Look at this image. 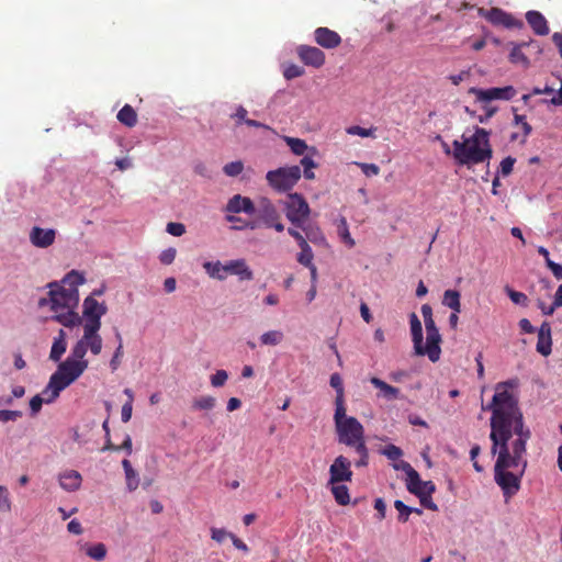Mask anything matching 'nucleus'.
<instances>
[{"mask_svg":"<svg viewBox=\"0 0 562 562\" xmlns=\"http://www.w3.org/2000/svg\"><path fill=\"white\" fill-rule=\"evenodd\" d=\"M512 382L496 384L492 402L482 406L490 411L492 441L491 452L497 454L494 465V480L501 487L505 501L508 502L518 493L521 479L527 468L524 458L531 431L525 425L519 401L514 393Z\"/></svg>","mask_w":562,"mask_h":562,"instance_id":"1","label":"nucleus"},{"mask_svg":"<svg viewBox=\"0 0 562 562\" xmlns=\"http://www.w3.org/2000/svg\"><path fill=\"white\" fill-rule=\"evenodd\" d=\"M86 281L82 273L77 270L68 272L60 281L50 282L48 297L38 301L40 306L50 305L55 313L54 318L65 327H72L81 323V317L75 312L79 303L78 286Z\"/></svg>","mask_w":562,"mask_h":562,"instance_id":"2","label":"nucleus"},{"mask_svg":"<svg viewBox=\"0 0 562 562\" xmlns=\"http://www.w3.org/2000/svg\"><path fill=\"white\" fill-rule=\"evenodd\" d=\"M452 146L453 157L459 165H477L492 157L490 133L481 127H476L474 134L462 142L453 140Z\"/></svg>","mask_w":562,"mask_h":562,"instance_id":"3","label":"nucleus"},{"mask_svg":"<svg viewBox=\"0 0 562 562\" xmlns=\"http://www.w3.org/2000/svg\"><path fill=\"white\" fill-rule=\"evenodd\" d=\"M87 368L88 361L66 359L60 362L56 372L50 375L48 384L43 390V395L50 393L46 398V403H53L60 392L75 382Z\"/></svg>","mask_w":562,"mask_h":562,"instance_id":"4","label":"nucleus"},{"mask_svg":"<svg viewBox=\"0 0 562 562\" xmlns=\"http://www.w3.org/2000/svg\"><path fill=\"white\" fill-rule=\"evenodd\" d=\"M254 214L256 215L254 220H250V222H244V225L235 226L233 228H249L254 231L265 226L267 228H274L279 233L284 231V225L281 221V214L270 199L266 196L260 198Z\"/></svg>","mask_w":562,"mask_h":562,"instance_id":"5","label":"nucleus"},{"mask_svg":"<svg viewBox=\"0 0 562 562\" xmlns=\"http://www.w3.org/2000/svg\"><path fill=\"white\" fill-rule=\"evenodd\" d=\"M302 177L300 166L280 167L266 175L268 184L277 192H288L294 188Z\"/></svg>","mask_w":562,"mask_h":562,"instance_id":"6","label":"nucleus"},{"mask_svg":"<svg viewBox=\"0 0 562 562\" xmlns=\"http://www.w3.org/2000/svg\"><path fill=\"white\" fill-rule=\"evenodd\" d=\"M285 216L295 226L303 227L310 216L311 209L304 196L300 193H290L284 203Z\"/></svg>","mask_w":562,"mask_h":562,"instance_id":"7","label":"nucleus"},{"mask_svg":"<svg viewBox=\"0 0 562 562\" xmlns=\"http://www.w3.org/2000/svg\"><path fill=\"white\" fill-rule=\"evenodd\" d=\"M338 441L348 447L356 448L359 443H366L364 429L361 423L349 416L345 422L336 427Z\"/></svg>","mask_w":562,"mask_h":562,"instance_id":"8","label":"nucleus"},{"mask_svg":"<svg viewBox=\"0 0 562 562\" xmlns=\"http://www.w3.org/2000/svg\"><path fill=\"white\" fill-rule=\"evenodd\" d=\"M468 92L469 94H473L476 102L479 103H490L493 100L508 101L512 100L517 93L513 86L493 87L488 89L472 87Z\"/></svg>","mask_w":562,"mask_h":562,"instance_id":"9","label":"nucleus"},{"mask_svg":"<svg viewBox=\"0 0 562 562\" xmlns=\"http://www.w3.org/2000/svg\"><path fill=\"white\" fill-rule=\"evenodd\" d=\"M425 328L427 334L426 344H424L425 356H427L431 362H437L441 355V335L435 321L425 322Z\"/></svg>","mask_w":562,"mask_h":562,"instance_id":"10","label":"nucleus"},{"mask_svg":"<svg viewBox=\"0 0 562 562\" xmlns=\"http://www.w3.org/2000/svg\"><path fill=\"white\" fill-rule=\"evenodd\" d=\"M82 307L83 326L101 327V317L108 312L106 305L92 296H87Z\"/></svg>","mask_w":562,"mask_h":562,"instance_id":"11","label":"nucleus"},{"mask_svg":"<svg viewBox=\"0 0 562 562\" xmlns=\"http://www.w3.org/2000/svg\"><path fill=\"white\" fill-rule=\"evenodd\" d=\"M351 462L344 456H338L329 467L328 483H344L352 480Z\"/></svg>","mask_w":562,"mask_h":562,"instance_id":"12","label":"nucleus"},{"mask_svg":"<svg viewBox=\"0 0 562 562\" xmlns=\"http://www.w3.org/2000/svg\"><path fill=\"white\" fill-rule=\"evenodd\" d=\"M482 16L494 25H503L507 29L521 27L522 22L515 19L512 14L503 11L499 8H492L490 10H481Z\"/></svg>","mask_w":562,"mask_h":562,"instance_id":"13","label":"nucleus"},{"mask_svg":"<svg viewBox=\"0 0 562 562\" xmlns=\"http://www.w3.org/2000/svg\"><path fill=\"white\" fill-rule=\"evenodd\" d=\"M297 56L306 66L321 68L325 64V54L315 46L301 45L297 47Z\"/></svg>","mask_w":562,"mask_h":562,"instance_id":"14","label":"nucleus"},{"mask_svg":"<svg viewBox=\"0 0 562 562\" xmlns=\"http://www.w3.org/2000/svg\"><path fill=\"white\" fill-rule=\"evenodd\" d=\"M224 211L231 214H237L241 212L246 214H254L256 211V205L250 198L235 194L228 200Z\"/></svg>","mask_w":562,"mask_h":562,"instance_id":"15","label":"nucleus"},{"mask_svg":"<svg viewBox=\"0 0 562 562\" xmlns=\"http://www.w3.org/2000/svg\"><path fill=\"white\" fill-rule=\"evenodd\" d=\"M314 40L319 46L327 49L336 48L341 43V37L337 32L323 26L314 31Z\"/></svg>","mask_w":562,"mask_h":562,"instance_id":"16","label":"nucleus"},{"mask_svg":"<svg viewBox=\"0 0 562 562\" xmlns=\"http://www.w3.org/2000/svg\"><path fill=\"white\" fill-rule=\"evenodd\" d=\"M56 238V232L53 228H41L34 226L30 233V240L32 245L37 248H47L52 246Z\"/></svg>","mask_w":562,"mask_h":562,"instance_id":"17","label":"nucleus"},{"mask_svg":"<svg viewBox=\"0 0 562 562\" xmlns=\"http://www.w3.org/2000/svg\"><path fill=\"white\" fill-rule=\"evenodd\" d=\"M101 327L83 326V335L81 337L85 346L94 356H98L102 350V338L99 335Z\"/></svg>","mask_w":562,"mask_h":562,"instance_id":"18","label":"nucleus"},{"mask_svg":"<svg viewBox=\"0 0 562 562\" xmlns=\"http://www.w3.org/2000/svg\"><path fill=\"white\" fill-rule=\"evenodd\" d=\"M226 276H237L240 281H250L254 279V272L245 259H235L225 263Z\"/></svg>","mask_w":562,"mask_h":562,"instance_id":"19","label":"nucleus"},{"mask_svg":"<svg viewBox=\"0 0 562 562\" xmlns=\"http://www.w3.org/2000/svg\"><path fill=\"white\" fill-rule=\"evenodd\" d=\"M409 325L414 351L417 356H425L423 342V327L418 316L415 313L409 314Z\"/></svg>","mask_w":562,"mask_h":562,"instance_id":"20","label":"nucleus"},{"mask_svg":"<svg viewBox=\"0 0 562 562\" xmlns=\"http://www.w3.org/2000/svg\"><path fill=\"white\" fill-rule=\"evenodd\" d=\"M551 325L543 322L538 330L537 351L547 357L552 351Z\"/></svg>","mask_w":562,"mask_h":562,"instance_id":"21","label":"nucleus"},{"mask_svg":"<svg viewBox=\"0 0 562 562\" xmlns=\"http://www.w3.org/2000/svg\"><path fill=\"white\" fill-rule=\"evenodd\" d=\"M526 20L537 35L544 36L549 34L550 29L548 22L539 11H528L526 13Z\"/></svg>","mask_w":562,"mask_h":562,"instance_id":"22","label":"nucleus"},{"mask_svg":"<svg viewBox=\"0 0 562 562\" xmlns=\"http://www.w3.org/2000/svg\"><path fill=\"white\" fill-rule=\"evenodd\" d=\"M82 476L76 470L65 471L59 475V484L61 488L68 492H75L81 486Z\"/></svg>","mask_w":562,"mask_h":562,"instance_id":"23","label":"nucleus"},{"mask_svg":"<svg viewBox=\"0 0 562 562\" xmlns=\"http://www.w3.org/2000/svg\"><path fill=\"white\" fill-rule=\"evenodd\" d=\"M66 333L63 329H60L58 336L54 338L49 353V359L55 362L59 361L61 356L66 352Z\"/></svg>","mask_w":562,"mask_h":562,"instance_id":"24","label":"nucleus"},{"mask_svg":"<svg viewBox=\"0 0 562 562\" xmlns=\"http://www.w3.org/2000/svg\"><path fill=\"white\" fill-rule=\"evenodd\" d=\"M120 123L127 127H134L137 124V113L132 105L125 104L116 115Z\"/></svg>","mask_w":562,"mask_h":562,"instance_id":"25","label":"nucleus"},{"mask_svg":"<svg viewBox=\"0 0 562 562\" xmlns=\"http://www.w3.org/2000/svg\"><path fill=\"white\" fill-rule=\"evenodd\" d=\"M331 488V494L338 505L346 506L350 503L349 490L341 483H328Z\"/></svg>","mask_w":562,"mask_h":562,"instance_id":"26","label":"nucleus"},{"mask_svg":"<svg viewBox=\"0 0 562 562\" xmlns=\"http://www.w3.org/2000/svg\"><path fill=\"white\" fill-rule=\"evenodd\" d=\"M203 268L205 269L206 273L216 280L223 281L226 279V269L225 265H222L221 261H206L203 263Z\"/></svg>","mask_w":562,"mask_h":562,"instance_id":"27","label":"nucleus"},{"mask_svg":"<svg viewBox=\"0 0 562 562\" xmlns=\"http://www.w3.org/2000/svg\"><path fill=\"white\" fill-rule=\"evenodd\" d=\"M370 382L382 392L384 397L389 400H395L400 395V390L397 387L387 384L379 378L373 376Z\"/></svg>","mask_w":562,"mask_h":562,"instance_id":"28","label":"nucleus"},{"mask_svg":"<svg viewBox=\"0 0 562 562\" xmlns=\"http://www.w3.org/2000/svg\"><path fill=\"white\" fill-rule=\"evenodd\" d=\"M122 467L125 472L127 490L130 492H133L138 487V484H139L138 475L127 459H124L122 461Z\"/></svg>","mask_w":562,"mask_h":562,"instance_id":"29","label":"nucleus"},{"mask_svg":"<svg viewBox=\"0 0 562 562\" xmlns=\"http://www.w3.org/2000/svg\"><path fill=\"white\" fill-rule=\"evenodd\" d=\"M442 304L454 311L461 312L460 293L457 290H446L443 293Z\"/></svg>","mask_w":562,"mask_h":562,"instance_id":"30","label":"nucleus"},{"mask_svg":"<svg viewBox=\"0 0 562 562\" xmlns=\"http://www.w3.org/2000/svg\"><path fill=\"white\" fill-rule=\"evenodd\" d=\"M337 222L338 236L340 237L342 243H345L349 248H352L356 245V241L349 233L347 220L344 216H341Z\"/></svg>","mask_w":562,"mask_h":562,"instance_id":"31","label":"nucleus"},{"mask_svg":"<svg viewBox=\"0 0 562 562\" xmlns=\"http://www.w3.org/2000/svg\"><path fill=\"white\" fill-rule=\"evenodd\" d=\"M526 45H527L526 43L514 45V47L512 48L510 54H509V60L513 64H518L524 67H527L529 65V59L522 53V47Z\"/></svg>","mask_w":562,"mask_h":562,"instance_id":"32","label":"nucleus"},{"mask_svg":"<svg viewBox=\"0 0 562 562\" xmlns=\"http://www.w3.org/2000/svg\"><path fill=\"white\" fill-rule=\"evenodd\" d=\"M215 405L216 398L211 395L196 397L192 402V408L195 411H211Z\"/></svg>","mask_w":562,"mask_h":562,"instance_id":"33","label":"nucleus"},{"mask_svg":"<svg viewBox=\"0 0 562 562\" xmlns=\"http://www.w3.org/2000/svg\"><path fill=\"white\" fill-rule=\"evenodd\" d=\"M284 142L290 147L291 151L297 156L303 155L307 149V144L304 139L285 136Z\"/></svg>","mask_w":562,"mask_h":562,"instance_id":"34","label":"nucleus"},{"mask_svg":"<svg viewBox=\"0 0 562 562\" xmlns=\"http://www.w3.org/2000/svg\"><path fill=\"white\" fill-rule=\"evenodd\" d=\"M422 479L419 473L414 469L406 475V488L412 494H419Z\"/></svg>","mask_w":562,"mask_h":562,"instance_id":"35","label":"nucleus"},{"mask_svg":"<svg viewBox=\"0 0 562 562\" xmlns=\"http://www.w3.org/2000/svg\"><path fill=\"white\" fill-rule=\"evenodd\" d=\"M262 345L277 346L283 340V333L280 330H269L260 336Z\"/></svg>","mask_w":562,"mask_h":562,"instance_id":"36","label":"nucleus"},{"mask_svg":"<svg viewBox=\"0 0 562 562\" xmlns=\"http://www.w3.org/2000/svg\"><path fill=\"white\" fill-rule=\"evenodd\" d=\"M376 127L364 128L359 125H352L346 128V133L349 135H357L360 137H375Z\"/></svg>","mask_w":562,"mask_h":562,"instance_id":"37","label":"nucleus"},{"mask_svg":"<svg viewBox=\"0 0 562 562\" xmlns=\"http://www.w3.org/2000/svg\"><path fill=\"white\" fill-rule=\"evenodd\" d=\"M87 554L95 561H102L106 555V547L103 543L93 544L87 549Z\"/></svg>","mask_w":562,"mask_h":562,"instance_id":"38","label":"nucleus"},{"mask_svg":"<svg viewBox=\"0 0 562 562\" xmlns=\"http://www.w3.org/2000/svg\"><path fill=\"white\" fill-rule=\"evenodd\" d=\"M306 235V238L312 243H316L317 240H324V236L318 227H314L311 224H303V227H300Z\"/></svg>","mask_w":562,"mask_h":562,"instance_id":"39","label":"nucleus"},{"mask_svg":"<svg viewBox=\"0 0 562 562\" xmlns=\"http://www.w3.org/2000/svg\"><path fill=\"white\" fill-rule=\"evenodd\" d=\"M300 249L301 251L297 255V261L305 267H311L314 258L312 248L310 247V245H306L300 247Z\"/></svg>","mask_w":562,"mask_h":562,"instance_id":"40","label":"nucleus"},{"mask_svg":"<svg viewBox=\"0 0 562 562\" xmlns=\"http://www.w3.org/2000/svg\"><path fill=\"white\" fill-rule=\"evenodd\" d=\"M87 347L85 346L82 339L80 338L77 344L71 349V355L67 359L87 361L85 356L87 353Z\"/></svg>","mask_w":562,"mask_h":562,"instance_id":"41","label":"nucleus"},{"mask_svg":"<svg viewBox=\"0 0 562 562\" xmlns=\"http://www.w3.org/2000/svg\"><path fill=\"white\" fill-rule=\"evenodd\" d=\"M335 404H336V409H335L334 418H335V424L337 427L338 425L342 424L345 422V418H348V416H346L344 397H336Z\"/></svg>","mask_w":562,"mask_h":562,"instance_id":"42","label":"nucleus"},{"mask_svg":"<svg viewBox=\"0 0 562 562\" xmlns=\"http://www.w3.org/2000/svg\"><path fill=\"white\" fill-rule=\"evenodd\" d=\"M244 170V164L240 160L232 161L223 167V171L228 177H237Z\"/></svg>","mask_w":562,"mask_h":562,"instance_id":"43","label":"nucleus"},{"mask_svg":"<svg viewBox=\"0 0 562 562\" xmlns=\"http://www.w3.org/2000/svg\"><path fill=\"white\" fill-rule=\"evenodd\" d=\"M394 507L398 512V520L402 522H406L408 520L409 515L413 513V507L405 505L400 499H396L394 502Z\"/></svg>","mask_w":562,"mask_h":562,"instance_id":"44","label":"nucleus"},{"mask_svg":"<svg viewBox=\"0 0 562 562\" xmlns=\"http://www.w3.org/2000/svg\"><path fill=\"white\" fill-rule=\"evenodd\" d=\"M11 512L10 495L5 486L0 485V513Z\"/></svg>","mask_w":562,"mask_h":562,"instance_id":"45","label":"nucleus"},{"mask_svg":"<svg viewBox=\"0 0 562 562\" xmlns=\"http://www.w3.org/2000/svg\"><path fill=\"white\" fill-rule=\"evenodd\" d=\"M356 452L359 453L360 459L356 462V467L361 468L368 465L369 461V451L366 443H359L358 447L355 448Z\"/></svg>","mask_w":562,"mask_h":562,"instance_id":"46","label":"nucleus"},{"mask_svg":"<svg viewBox=\"0 0 562 562\" xmlns=\"http://www.w3.org/2000/svg\"><path fill=\"white\" fill-rule=\"evenodd\" d=\"M304 75V69L297 65H289L283 70V76L285 79L291 80Z\"/></svg>","mask_w":562,"mask_h":562,"instance_id":"47","label":"nucleus"},{"mask_svg":"<svg viewBox=\"0 0 562 562\" xmlns=\"http://www.w3.org/2000/svg\"><path fill=\"white\" fill-rule=\"evenodd\" d=\"M23 416L21 411L0 409V422H15Z\"/></svg>","mask_w":562,"mask_h":562,"instance_id":"48","label":"nucleus"},{"mask_svg":"<svg viewBox=\"0 0 562 562\" xmlns=\"http://www.w3.org/2000/svg\"><path fill=\"white\" fill-rule=\"evenodd\" d=\"M50 393L45 395L46 397H42L41 395H35L30 401V409L33 416L37 415L42 408L43 403H46V398Z\"/></svg>","mask_w":562,"mask_h":562,"instance_id":"49","label":"nucleus"},{"mask_svg":"<svg viewBox=\"0 0 562 562\" xmlns=\"http://www.w3.org/2000/svg\"><path fill=\"white\" fill-rule=\"evenodd\" d=\"M228 379V374L225 370H217L213 375H211V384L214 387L223 386Z\"/></svg>","mask_w":562,"mask_h":562,"instance_id":"50","label":"nucleus"},{"mask_svg":"<svg viewBox=\"0 0 562 562\" xmlns=\"http://www.w3.org/2000/svg\"><path fill=\"white\" fill-rule=\"evenodd\" d=\"M383 454L387 459L395 461L402 457L403 451L395 445H389L383 449Z\"/></svg>","mask_w":562,"mask_h":562,"instance_id":"51","label":"nucleus"},{"mask_svg":"<svg viewBox=\"0 0 562 562\" xmlns=\"http://www.w3.org/2000/svg\"><path fill=\"white\" fill-rule=\"evenodd\" d=\"M330 386L336 390V397H344V386L341 376L338 373L330 375Z\"/></svg>","mask_w":562,"mask_h":562,"instance_id":"52","label":"nucleus"},{"mask_svg":"<svg viewBox=\"0 0 562 562\" xmlns=\"http://www.w3.org/2000/svg\"><path fill=\"white\" fill-rule=\"evenodd\" d=\"M481 104H482V110L484 111V114L479 116V121H480V123H485L497 112V108L491 105L490 103H481Z\"/></svg>","mask_w":562,"mask_h":562,"instance_id":"53","label":"nucleus"},{"mask_svg":"<svg viewBox=\"0 0 562 562\" xmlns=\"http://www.w3.org/2000/svg\"><path fill=\"white\" fill-rule=\"evenodd\" d=\"M166 231L172 236L180 237L186 233V227L181 223L170 222L167 224Z\"/></svg>","mask_w":562,"mask_h":562,"instance_id":"54","label":"nucleus"},{"mask_svg":"<svg viewBox=\"0 0 562 562\" xmlns=\"http://www.w3.org/2000/svg\"><path fill=\"white\" fill-rule=\"evenodd\" d=\"M516 159L508 156L501 161V173L506 177L512 173Z\"/></svg>","mask_w":562,"mask_h":562,"instance_id":"55","label":"nucleus"},{"mask_svg":"<svg viewBox=\"0 0 562 562\" xmlns=\"http://www.w3.org/2000/svg\"><path fill=\"white\" fill-rule=\"evenodd\" d=\"M176 255L177 251L175 248H168L160 254L159 260L162 265H171L176 258Z\"/></svg>","mask_w":562,"mask_h":562,"instance_id":"56","label":"nucleus"},{"mask_svg":"<svg viewBox=\"0 0 562 562\" xmlns=\"http://www.w3.org/2000/svg\"><path fill=\"white\" fill-rule=\"evenodd\" d=\"M358 166L361 168L362 172L367 177L378 176L379 172H380V167L378 165H375V164H364V162H361V164H358Z\"/></svg>","mask_w":562,"mask_h":562,"instance_id":"57","label":"nucleus"},{"mask_svg":"<svg viewBox=\"0 0 562 562\" xmlns=\"http://www.w3.org/2000/svg\"><path fill=\"white\" fill-rule=\"evenodd\" d=\"M432 494H424L422 496H417L419 498L420 505L430 510H438L437 504L432 501Z\"/></svg>","mask_w":562,"mask_h":562,"instance_id":"58","label":"nucleus"},{"mask_svg":"<svg viewBox=\"0 0 562 562\" xmlns=\"http://www.w3.org/2000/svg\"><path fill=\"white\" fill-rule=\"evenodd\" d=\"M229 535L232 533L225 529L211 528V538L218 543L223 542L226 538H229Z\"/></svg>","mask_w":562,"mask_h":562,"instance_id":"59","label":"nucleus"},{"mask_svg":"<svg viewBox=\"0 0 562 562\" xmlns=\"http://www.w3.org/2000/svg\"><path fill=\"white\" fill-rule=\"evenodd\" d=\"M123 357V344L117 345V348L110 361V367L115 371L121 364V358Z\"/></svg>","mask_w":562,"mask_h":562,"instance_id":"60","label":"nucleus"},{"mask_svg":"<svg viewBox=\"0 0 562 562\" xmlns=\"http://www.w3.org/2000/svg\"><path fill=\"white\" fill-rule=\"evenodd\" d=\"M470 76V70H461L459 74L450 75L448 79L452 85L459 86L462 81L468 80Z\"/></svg>","mask_w":562,"mask_h":562,"instance_id":"61","label":"nucleus"},{"mask_svg":"<svg viewBox=\"0 0 562 562\" xmlns=\"http://www.w3.org/2000/svg\"><path fill=\"white\" fill-rule=\"evenodd\" d=\"M436 491V485L432 481H422V485L419 486V494H415L416 496H422L424 494H434Z\"/></svg>","mask_w":562,"mask_h":562,"instance_id":"62","label":"nucleus"},{"mask_svg":"<svg viewBox=\"0 0 562 562\" xmlns=\"http://www.w3.org/2000/svg\"><path fill=\"white\" fill-rule=\"evenodd\" d=\"M480 452L481 448L479 445L473 446L470 450V458L473 461V468L475 469L476 472L483 471V467L475 460Z\"/></svg>","mask_w":562,"mask_h":562,"instance_id":"63","label":"nucleus"},{"mask_svg":"<svg viewBox=\"0 0 562 562\" xmlns=\"http://www.w3.org/2000/svg\"><path fill=\"white\" fill-rule=\"evenodd\" d=\"M288 234L296 240L299 247L308 245L306 238L297 229L289 227Z\"/></svg>","mask_w":562,"mask_h":562,"instance_id":"64","label":"nucleus"}]
</instances>
